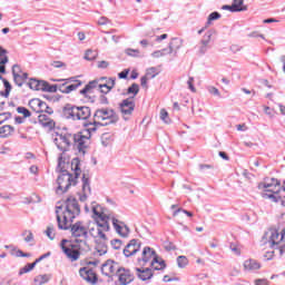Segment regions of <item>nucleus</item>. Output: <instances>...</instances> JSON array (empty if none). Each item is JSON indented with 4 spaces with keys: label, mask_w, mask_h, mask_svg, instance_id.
I'll list each match as a JSON object with an SVG mask.
<instances>
[{
    "label": "nucleus",
    "mask_w": 285,
    "mask_h": 285,
    "mask_svg": "<svg viewBox=\"0 0 285 285\" xmlns=\"http://www.w3.org/2000/svg\"><path fill=\"white\" fill-rule=\"evenodd\" d=\"M262 197L264 199H272V202H275V203L279 202L281 199L279 197L276 196V194L268 193V191H263Z\"/></svg>",
    "instance_id": "36"
},
{
    "label": "nucleus",
    "mask_w": 285,
    "mask_h": 285,
    "mask_svg": "<svg viewBox=\"0 0 285 285\" xmlns=\"http://www.w3.org/2000/svg\"><path fill=\"white\" fill-rule=\"evenodd\" d=\"M86 126V130L85 132H87V137H89L90 139V135H92V132H97V128H99V126H101V124H96L95 119L92 122H88L85 125Z\"/></svg>",
    "instance_id": "28"
},
{
    "label": "nucleus",
    "mask_w": 285,
    "mask_h": 285,
    "mask_svg": "<svg viewBox=\"0 0 285 285\" xmlns=\"http://www.w3.org/2000/svg\"><path fill=\"white\" fill-rule=\"evenodd\" d=\"M38 121L42 128H48L49 130L55 129V126H56L55 120L46 114L39 115Z\"/></svg>",
    "instance_id": "20"
},
{
    "label": "nucleus",
    "mask_w": 285,
    "mask_h": 285,
    "mask_svg": "<svg viewBox=\"0 0 285 285\" xmlns=\"http://www.w3.org/2000/svg\"><path fill=\"white\" fill-rule=\"evenodd\" d=\"M100 210V206L92 207V217L97 224V228L91 227L89 229V235H91V237H95L97 242H100L97 244L96 250L101 257V255H106V253H108V246L106 245L108 242V236H106V233L110 230V224L108 223L110 220V216L104 214V212Z\"/></svg>",
    "instance_id": "2"
},
{
    "label": "nucleus",
    "mask_w": 285,
    "mask_h": 285,
    "mask_svg": "<svg viewBox=\"0 0 285 285\" xmlns=\"http://www.w3.org/2000/svg\"><path fill=\"white\" fill-rule=\"evenodd\" d=\"M35 266H37V263H29L24 267L20 268L19 275H26V273H30V271L35 269Z\"/></svg>",
    "instance_id": "35"
},
{
    "label": "nucleus",
    "mask_w": 285,
    "mask_h": 285,
    "mask_svg": "<svg viewBox=\"0 0 285 285\" xmlns=\"http://www.w3.org/2000/svg\"><path fill=\"white\" fill-rule=\"evenodd\" d=\"M155 257H157L155 250H153V248L150 247H145L142 249V256L141 258H138V262H144V264H148V262H150V259H155Z\"/></svg>",
    "instance_id": "22"
},
{
    "label": "nucleus",
    "mask_w": 285,
    "mask_h": 285,
    "mask_svg": "<svg viewBox=\"0 0 285 285\" xmlns=\"http://www.w3.org/2000/svg\"><path fill=\"white\" fill-rule=\"evenodd\" d=\"M81 86V81H77L76 83L72 85H67V92L70 95V92H73V90H77Z\"/></svg>",
    "instance_id": "49"
},
{
    "label": "nucleus",
    "mask_w": 285,
    "mask_h": 285,
    "mask_svg": "<svg viewBox=\"0 0 285 285\" xmlns=\"http://www.w3.org/2000/svg\"><path fill=\"white\" fill-rule=\"evenodd\" d=\"M65 119H71V121H86L92 115V110L88 106H75L66 105L62 109Z\"/></svg>",
    "instance_id": "5"
},
{
    "label": "nucleus",
    "mask_w": 285,
    "mask_h": 285,
    "mask_svg": "<svg viewBox=\"0 0 285 285\" xmlns=\"http://www.w3.org/2000/svg\"><path fill=\"white\" fill-rule=\"evenodd\" d=\"M51 66L53 68H63V66H66L62 61H53L51 62Z\"/></svg>",
    "instance_id": "64"
},
{
    "label": "nucleus",
    "mask_w": 285,
    "mask_h": 285,
    "mask_svg": "<svg viewBox=\"0 0 285 285\" xmlns=\"http://www.w3.org/2000/svg\"><path fill=\"white\" fill-rule=\"evenodd\" d=\"M16 257H31L30 253H23V250L18 249L16 252Z\"/></svg>",
    "instance_id": "58"
},
{
    "label": "nucleus",
    "mask_w": 285,
    "mask_h": 285,
    "mask_svg": "<svg viewBox=\"0 0 285 285\" xmlns=\"http://www.w3.org/2000/svg\"><path fill=\"white\" fill-rule=\"evenodd\" d=\"M95 124H100V126H110V124H117L119 121V116L111 108H100L94 114Z\"/></svg>",
    "instance_id": "7"
},
{
    "label": "nucleus",
    "mask_w": 285,
    "mask_h": 285,
    "mask_svg": "<svg viewBox=\"0 0 285 285\" xmlns=\"http://www.w3.org/2000/svg\"><path fill=\"white\" fill-rule=\"evenodd\" d=\"M69 228L72 237H76V244L65 238L60 242V248L70 262H77V259L81 257V252H79L81 246H88V242H86V239H88V229L81 222H77L73 225L70 223ZM77 237H82V239Z\"/></svg>",
    "instance_id": "1"
},
{
    "label": "nucleus",
    "mask_w": 285,
    "mask_h": 285,
    "mask_svg": "<svg viewBox=\"0 0 285 285\" xmlns=\"http://www.w3.org/2000/svg\"><path fill=\"white\" fill-rule=\"evenodd\" d=\"M110 144H112V140L110 139V135L104 134V135L101 136V145H102L105 148H108V146H110Z\"/></svg>",
    "instance_id": "43"
},
{
    "label": "nucleus",
    "mask_w": 285,
    "mask_h": 285,
    "mask_svg": "<svg viewBox=\"0 0 285 285\" xmlns=\"http://www.w3.org/2000/svg\"><path fill=\"white\" fill-rule=\"evenodd\" d=\"M23 237H24V242L30 243L35 240V235L32 234L31 230H24L22 233Z\"/></svg>",
    "instance_id": "47"
},
{
    "label": "nucleus",
    "mask_w": 285,
    "mask_h": 285,
    "mask_svg": "<svg viewBox=\"0 0 285 285\" xmlns=\"http://www.w3.org/2000/svg\"><path fill=\"white\" fill-rule=\"evenodd\" d=\"M258 190H264L265 193L279 194L282 190V183L278 179L272 178L269 183H259Z\"/></svg>",
    "instance_id": "10"
},
{
    "label": "nucleus",
    "mask_w": 285,
    "mask_h": 285,
    "mask_svg": "<svg viewBox=\"0 0 285 285\" xmlns=\"http://www.w3.org/2000/svg\"><path fill=\"white\" fill-rule=\"evenodd\" d=\"M261 268H262V264H259V262H257L256 259L249 258L244 262V269L248 271L249 273L259 271Z\"/></svg>",
    "instance_id": "23"
},
{
    "label": "nucleus",
    "mask_w": 285,
    "mask_h": 285,
    "mask_svg": "<svg viewBox=\"0 0 285 285\" xmlns=\"http://www.w3.org/2000/svg\"><path fill=\"white\" fill-rule=\"evenodd\" d=\"M116 275L118 277L120 285H128L135 281V276L132 275V273H130V269H126L124 267L118 268Z\"/></svg>",
    "instance_id": "15"
},
{
    "label": "nucleus",
    "mask_w": 285,
    "mask_h": 285,
    "mask_svg": "<svg viewBox=\"0 0 285 285\" xmlns=\"http://www.w3.org/2000/svg\"><path fill=\"white\" fill-rule=\"evenodd\" d=\"M41 104V99L39 98H33L29 101V108L33 110L35 112H39V106Z\"/></svg>",
    "instance_id": "31"
},
{
    "label": "nucleus",
    "mask_w": 285,
    "mask_h": 285,
    "mask_svg": "<svg viewBox=\"0 0 285 285\" xmlns=\"http://www.w3.org/2000/svg\"><path fill=\"white\" fill-rule=\"evenodd\" d=\"M92 195V188L90 187V178L86 174H82V189L79 194L80 202H88V198Z\"/></svg>",
    "instance_id": "14"
},
{
    "label": "nucleus",
    "mask_w": 285,
    "mask_h": 285,
    "mask_svg": "<svg viewBox=\"0 0 285 285\" xmlns=\"http://www.w3.org/2000/svg\"><path fill=\"white\" fill-rule=\"evenodd\" d=\"M109 22H110V20H108V18H106V17H101V18L98 20V24H99V26H107Z\"/></svg>",
    "instance_id": "61"
},
{
    "label": "nucleus",
    "mask_w": 285,
    "mask_h": 285,
    "mask_svg": "<svg viewBox=\"0 0 285 285\" xmlns=\"http://www.w3.org/2000/svg\"><path fill=\"white\" fill-rule=\"evenodd\" d=\"M167 51H168V49H161V50L154 51L151 53V57H154L155 59H159V57H164V55H166Z\"/></svg>",
    "instance_id": "52"
},
{
    "label": "nucleus",
    "mask_w": 285,
    "mask_h": 285,
    "mask_svg": "<svg viewBox=\"0 0 285 285\" xmlns=\"http://www.w3.org/2000/svg\"><path fill=\"white\" fill-rule=\"evenodd\" d=\"M128 57H139V49H126Z\"/></svg>",
    "instance_id": "53"
},
{
    "label": "nucleus",
    "mask_w": 285,
    "mask_h": 285,
    "mask_svg": "<svg viewBox=\"0 0 285 285\" xmlns=\"http://www.w3.org/2000/svg\"><path fill=\"white\" fill-rule=\"evenodd\" d=\"M112 248H115V250H119V248H121V245L124 244V242H121V239H112L110 242Z\"/></svg>",
    "instance_id": "51"
},
{
    "label": "nucleus",
    "mask_w": 285,
    "mask_h": 285,
    "mask_svg": "<svg viewBox=\"0 0 285 285\" xmlns=\"http://www.w3.org/2000/svg\"><path fill=\"white\" fill-rule=\"evenodd\" d=\"M72 141L79 153H86V148H88V144L90 141V136H83L81 134H75L72 136Z\"/></svg>",
    "instance_id": "13"
},
{
    "label": "nucleus",
    "mask_w": 285,
    "mask_h": 285,
    "mask_svg": "<svg viewBox=\"0 0 285 285\" xmlns=\"http://www.w3.org/2000/svg\"><path fill=\"white\" fill-rule=\"evenodd\" d=\"M2 83L4 86V91H0L1 97H10V92H12V85L8 79L2 80Z\"/></svg>",
    "instance_id": "29"
},
{
    "label": "nucleus",
    "mask_w": 285,
    "mask_h": 285,
    "mask_svg": "<svg viewBox=\"0 0 285 285\" xmlns=\"http://www.w3.org/2000/svg\"><path fill=\"white\" fill-rule=\"evenodd\" d=\"M72 137L71 134H56V137L53 138V142L57 146L58 150H61V153H68L70 149V146L72 144Z\"/></svg>",
    "instance_id": "8"
},
{
    "label": "nucleus",
    "mask_w": 285,
    "mask_h": 285,
    "mask_svg": "<svg viewBox=\"0 0 285 285\" xmlns=\"http://www.w3.org/2000/svg\"><path fill=\"white\" fill-rule=\"evenodd\" d=\"M56 88V92H62L63 95H68V82L63 81L60 85H53Z\"/></svg>",
    "instance_id": "33"
},
{
    "label": "nucleus",
    "mask_w": 285,
    "mask_h": 285,
    "mask_svg": "<svg viewBox=\"0 0 285 285\" xmlns=\"http://www.w3.org/2000/svg\"><path fill=\"white\" fill-rule=\"evenodd\" d=\"M59 210H63V205L56 206V217L58 222V228L60 230H69L70 224L75 222L79 215H81V207L79 206V202L77 198L70 196L65 200V210L62 212V222L61 215H59Z\"/></svg>",
    "instance_id": "4"
},
{
    "label": "nucleus",
    "mask_w": 285,
    "mask_h": 285,
    "mask_svg": "<svg viewBox=\"0 0 285 285\" xmlns=\"http://www.w3.org/2000/svg\"><path fill=\"white\" fill-rule=\"evenodd\" d=\"M10 117H12V114L10 112L0 114V126L3 124V121H7V119H10Z\"/></svg>",
    "instance_id": "56"
},
{
    "label": "nucleus",
    "mask_w": 285,
    "mask_h": 285,
    "mask_svg": "<svg viewBox=\"0 0 285 285\" xmlns=\"http://www.w3.org/2000/svg\"><path fill=\"white\" fill-rule=\"evenodd\" d=\"M136 273H137V277L141 279V282L153 279V269L149 267H146V268L136 267Z\"/></svg>",
    "instance_id": "21"
},
{
    "label": "nucleus",
    "mask_w": 285,
    "mask_h": 285,
    "mask_svg": "<svg viewBox=\"0 0 285 285\" xmlns=\"http://www.w3.org/2000/svg\"><path fill=\"white\" fill-rule=\"evenodd\" d=\"M177 265L178 268H186V266H188V258L186 256H178Z\"/></svg>",
    "instance_id": "39"
},
{
    "label": "nucleus",
    "mask_w": 285,
    "mask_h": 285,
    "mask_svg": "<svg viewBox=\"0 0 285 285\" xmlns=\"http://www.w3.org/2000/svg\"><path fill=\"white\" fill-rule=\"evenodd\" d=\"M207 92H209V95H213L214 97H222V92H219V89H217V87L214 86H208Z\"/></svg>",
    "instance_id": "45"
},
{
    "label": "nucleus",
    "mask_w": 285,
    "mask_h": 285,
    "mask_svg": "<svg viewBox=\"0 0 285 285\" xmlns=\"http://www.w3.org/2000/svg\"><path fill=\"white\" fill-rule=\"evenodd\" d=\"M81 160L79 158H73L71 160V170L73 175L66 170V161H63V156H59L58 158V173H61L58 176L57 184L58 187L56 189L57 195H63V193H68L70 190V186H77V179L81 175Z\"/></svg>",
    "instance_id": "3"
},
{
    "label": "nucleus",
    "mask_w": 285,
    "mask_h": 285,
    "mask_svg": "<svg viewBox=\"0 0 285 285\" xmlns=\"http://www.w3.org/2000/svg\"><path fill=\"white\" fill-rule=\"evenodd\" d=\"M160 119L164 124H170V117H168V111L166 109L160 110Z\"/></svg>",
    "instance_id": "46"
},
{
    "label": "nucleus",
    "mask_w": 285,
    "mask_h": 285,
    "mask_svg": "<svg viewBox=\"0 0 285 285\" xmlns=\"http://www.w3.org/2000/svg\"><path fill=\"white\" fill-rule=\"evenodd\" d=\"M111 222H112V226H114L116 233L118 235H120V237H128V235H130V228H128L126 223H124L115 217L111 218Z\"/></svg>",
    "instance_id": "16"
},
{
    "label": "nucleus",
    "mask_w": 285,
    "mask_h": 285,
    "mask_svg": "<svg viewBox=\"0 0 285 285\" xmlns=\"http://www.w3.org/2000/svg\"><path fill=\"white\" fill-rule=\"evenodd\" d=\"M115 78H109L106 83H99V80L89 81L88 85L85 86L82 90H80V95L83 97H88V95H92V90H99L102 95H108L112 88H115Z\"/></svg>",
    "instance_id": "6"
},
{
    "label": "nucleus",
    "mask_w": 285,
    "mask_h": 285,
    "mask_svg": "<svg viewBox=\"0 0 285 285\" xmlns=\"http://www.w3.org/2000/svg\"><path fill=\"white\" fill-rule=\"evenodd\" d=\"M13 81L16 86L21 88V86H23V77H21V73H17L16 71H13Z\"/></svg>",
    "instance_id": "42"
},
{
    "label": "nucleus",
    "mask_w": 285,
    "mask_h": 285,
    "mask_svg": "<svg viewBox=\"0 0 285 285\" xmlns=\"http://www.w3.org/2000/svg\"><path fill=\"white\" fill-rule=\"evenodd\" d=\"M120 112L125 121H128L135 112V100L132 98L124 99L119 105Z\"/></svg>",
    "instance_id": "9"
},
{
    "label": "nucleus",
    "mask_w": 285,
    "mask_h": 285,
    "mask_svg": "<svg viewBox=\"0 0 285 285\" xmlns=\"http://www.w3.org/2000/svg\"><path fill=\"white\" fill-rule=\"evenodd\" d=\"M12 132H14V127H12L10 125H4L0 128V137L2 139L10 137L12 135Z\"/></svg>",
    "instance_id": "25"
},
{
    "label": "nucleus",
    "mask_w": 285,
    "mask_h": 285,
    "mask_svg": "<svg viewBox=\"0 0 285 285\" xmlns=\"http://www.w3.org/2000/svg\"><path fill=\"white\" fill-rule=\"evenodd\" d=\"M268 237V243L271 244V248H275V246H279V242L284 239V232L279 234L276 229H271L265 234Z\"/></svg>",
    "instance_id": "17"
},
{
    "label": "nucleus",
    "mask_w": 285,
    "mask_h": 285,
    "mask_svg": "<svg viewBox=\"0 0 285 285\" xmlns=\"http://www.w3.org/2000/svg\"><path fill=\"white\" fill-rule=\"evenodd\" d=\"M128 95H134V97H137L139 95V85L132 83L128 89H127Z\"/></svg>",
    "instance_id": "40"
},
{
    "label": "nucleus",
    "mask_w": 285,
    "mask_h": 285,
    "mask_svg": "<svg viewBox=\"0 0 285 285\" xmlns=\"http://www.w3.org/2000/svg\"><path fill=\"white\" fill-rule=\"evenodd\" d=\"M217 35V30L215 29H209L204 36H203V41H207L210 43L213 39H215V36Z\"/></svg>",
    "instance_id": "30"
},
{
    "label": "nucleus",
    "mask_w": 285,
    "mask_h": 285,
    "mask_svg": "<svg viewBox=\"0 0 285 285\" xmlns=\"http://www.w3.org/2000/svg\"><path fill=\"white\" fill-rule=\"evenodd\" d=\"M39 112H45L46 108H48V104L43 100H40Z\"/></svg>",
    "instance_id": "60"
},
{
    "label": "nucleus",
    "mask_w": 285,
    "mask_h": 285,
    "mask_svg": "<svg viewBox=\"0 0 285 285\" xmlns=\"http://www.w3.org/2000/svg\"><path fill=\"white\" fill-rule=\"evenodd\" d=\"M28 87H29L31 90H39V80H37V79H30L29 82H28Z\"/></svg>",
    "instance_id": "48"
},
{
    "label": "nucleus",
    "mask_w": 285,
    "mask_h": 285,
    "mask_svg": "<svg viewBox=\"0 0 285 285\" xmlns=\"http://www.w3.org/2000/svg\"><path fill=\"white\" fill-rule=\"evenodd\" d=\"M36 284L43 285L50 282V276L48 274L39 275L35 278Z\"/></svg>",
    "instance_id": "34"
},
{
    "label": "nucleus",
    "mask_w": 285,
    "mask_h": 285,
    "mask_svg": "<svg viewBox=\"0 0 285 285\" xmlns=\"http://www.w3.org/2000/svg\"><path fill=\"white\" fill-rule=\"evenodd\" d=\"M120 267L121 266L119 265V263L112 259H108L106 263L102 264L101 273L106 277H115V275H117Z\"/></svg>",
    "instance_id": "11"
},
{
    "label": "nucleus",
    "mask_w": 285,
    "mask_h": 285,
    "mask_svg": "<svg viewBox=\"0 0 285 285\" xmlns=\"http://www.w3.org/2000/svg\"><path fill=\"white\" fill-rule=\"evenodd\" d=\"M21 75V67L19 65H13L12 66V75Z\"/></svg>",
    "instance_id": "63"
},
{
    "label": "nucleus",
    "mask_w": 285,
    "mask_h": 285,
    "mask_svg": "<svg viewBox=\"0 0 285 285\" xmlns=\"http://www.w3.org/2000/svg\"><path fill=\"white\" fill-rule=\"evenodd\" d=\"M148 79H150V78H147L146 76H142L140 78V85L142 88H146V90H148Z\"/></svg>",
    "instance_id": "57"
},
{
    "label": "nucleus",
    "mask_w": 285,
    "mask_h": 285,
    "mask_svg": "<svg viewBox=\"0 0 285 285\" xmlns=\"http://www.w3.org/2000/svg\"><path fill=\"white\" fill-rule=\"evenodd\" d=\"M217 19H222V14L217 11L212 12L208 16L207 22H206V28H208V26H210V23H213V21H217Z\"/></svg>",
    "instance_id": "32"
},
{
    "label": "nucleus",
    "mask_w": 285,
    "mask_h": 285,
    "mask_svg": "<svg viewBox=\"0 0 285 285\" xmlns=\"http://www.w3.org/2000/svg\"><path fill=\"white\" fill-rule=\"evenodd\" d=\"M150 264L154 271H164V268H166V262L161 258L159 259L157 256L154 257Z\"/></svg>",
    "instance_id": "26"
},
{
    "label": "nucleus",
    "mask_w": 285,
    "mask_h": 285,
    "mask_svg": "<svg viewBox=\"0 0 285 285\" xmlns=\"http://www.w3.org/2000/svg\"><path fill=\"white\" fill-rule=\"evenodd\" d=\"M179 213H184L185 215H187V217H193V213H191V212H188V210H186V209H184V208H178V209H176V210L173 213L174 217H177V216L179 215Z\"/></svg>",
    "instance_id": "50"
},
{
    "label": "nucleus",
    "mask_w": 285,
    "mask_h": 285,
    "mask_svg": "<svg viewBox=\"0 0 285 285\" xmlns=\"http://www.w3.org/2000/svg\"><path fill=\"white\" fill-rule=\"evenodd\" d=\"M139 250H141V242L134 238L125 246L122 254L125 257H132V255H137Z\"/></svg>",
    "instance_id": "12"
},
{
    "label": "nucleus",
    "mask_w": 285,
    "mask_h": 285,
    "mask_svg": "<svg viewBox=\"0 0 285 285\" xmlns=\"http://www.w3.org/2000/svg\"><path fill=\"white\" fill-rule=\"evenodd\" d=\"M45 234L47 235V237L52 242L55 240V226L52 225H49L45 232Z\"/></svg>",
    "instance_id": "41"
},
{
    "label": "nucleus",
    "mask_w": 285,
    "mask_h": 285,
    "mask_svg": "<svg viewBox=\"0 0 285 285\" xmlns=\"http://www.w3.org/2000/svg\"><path fill=\"white\" fill-rule=\"evenodd\" d=\"M97 51H94L91 49H88L85 53V59L87 61H95V59H97Z\"/></svg>",
    "instance_id": "37"
},
{
    "label": "nucleus",
    "mask_w": 285,
    "mask_h": 285,
    "mask_svg": "<svg viewBox=\"0 0 285 285\" xmlns=\"http://www.w3.org/2000/svg\"><path fill=\"white\" fill-rule=\"evenodd\" d=\"M235 12H246L248 7L244 4V0H234L232 3Z\"/></svg>",
    "instance_id": "27"
},
{
    "label": "nucleus",
    "mask_w": 285,
    "mask_h": 285,
    "mask_svg": "<svg viewBox=\"0 0 285 285\" xmlns=\"http://www.w3.org/2000/svg\"><path fill=\"white\" fill-rule=\"evenodd\" d=\"M79 275L85 282H88V284H97V274L95 271L88 267H82L79 269Z\"/></svg>",
    "instance_id": "18"
},
{
    "label": "nucleus",
    "mask_w": 285,
    "mask_h": 285,
    "mask_svg": "<svg viewBox=\"0 0 285 285\" xmlns=\"http://www.w3.org/2000/svg\"><path fill=\"white\" fill-rule=\"evenodd\" d=\"M210 47H207L206 45H203L202 42H200V45H199V53L200 55H206V52H208V49H209Z\"/></svg>",
    "instance_id": "59"
},
{
    "label": "nucleus",
    "mask_w": 285,
    "mask_h": 285,
    "mask_svg": "<svg viewBox=\"0 0 285 285\" xmlns=\"http://www.w3.org/2000/svg\"><path fill=\"white\" fill-rule=\"evenodd\" d=\"M184 46V40L180 38H173L171 41L168 45V51L167 55H174V57H177V52H179V49Z\"/></svg>",
    "instance_id": "19"
},
{
    "label": "nucleus",
    "mask_w": 285,
    "mask_h": 285,
    "mask_svg": "<svg viewBox=\"0 0 285 285\" xmlns=\"http://www.w3.org/2000/svg\"><path fill=\"white\" fill-rule=\"evenodd\" d=\"M164 248L165 250H177V247L175 246V244L170 243V242H165L164 243Z\"/></svg>",
    "instance_id": "54"
},
{
    "label": "nucleus",
    "mask_w": 285,
    "mask_h": 285,
    "mask_svg": "<svg viewBox=\"0 0 285 285\" xmlns=\"http://www.w3.org/2000/svg\"><path fill=\"white\" fill-rule=\"evenodd\" d=\"M38 90H41L42 92H57V87H53V85H50L47 81L39 80Z\"/></svg>",
    "instance_id": "24"
},
{
    "label": "nucleus",
    "mask_w": 285,
    "mask_h": 285,
    "mask_svg": "<svg viewBox=\"0 0 285 285\" xmlns=\"http://www.w3.org/2000/svg\"><path fill=\"white\" fill-rule=\"evenodd\" d=\"M158 75H159V72H157V68L151 67V68L147 69L145 77L147 79H155Z\"/></svg>",
    "instance_id": "38"
},
{
    "label": "nucleus",
    "mask_w": 285,
    "mask_h": 285,
    "mask_svg": "<svg viewBox=\"0 0 285 285\" xmlns=\"http://www.w3.org/2000/svg\"><path fill=\"white\" fill-rule=\"evenodd\" d=\"M255 285H269L266 278H258L255 281Z\"/></svg>",
    "instance_id": "62"
},
{
    "label": "nucleus",
    "mask_w": 285,
    "mask_h": 285,
    "mask_svg": "<svg viewBox=\"0 0 285 285\" xmlns=\"http://www.w3.org/2000/svg\"><path fill=\"white\" fill-rule=\"evenodd\" d=\"M17 112H19V115H23L24 118L32 117V112H30L26 107H18Z\"/></svg>",
    "instance_id": "44"
},
{
    "label": "nucleus",
    "mask_w": 285,
    "mask_h": 285,
    "mask_svg": "<svg viewBox=\"0 0 285 285\" xmlns=\"http://www.w3.org/2000/svg\"><path fill=\"white\" fill-rule=\"evenodd\" d=\"M193 83H195V78L189 77V79L187 81L188 88H189V90H191V92H196L197 89L195 88V85H193Z\"/></svg>",
    "instance_id": "55"
}]
</instances>
